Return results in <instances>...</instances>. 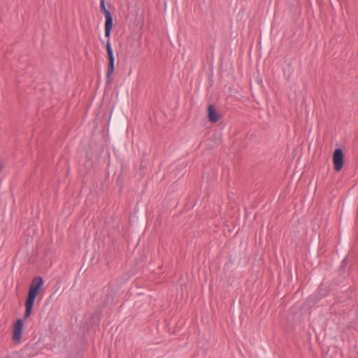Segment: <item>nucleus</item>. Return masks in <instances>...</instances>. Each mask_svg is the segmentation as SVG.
<instances>
[{"label": "nucleus", "instance_id": "nucleus-1", "mask_svg": "<svg viewBox=\"0 0 358 358\" xmlns=\"http://www.w3.org/2000/svg\"><path fill=\"white\" fill-rule=\"evenodd\" d=\"M43 284L44 280L41 276L36 277L32 280L24 304V319H27L31 315L36 298L39 294Z\"/></svg>", "mask_w": 358, "mask_h": 358}, {"label": "nucleus", "instance_id": "nucleus-2", "mask_svg": "<svg viewBox=\"0 0 358 358\" xmlns=\"http://www.w3.org/2000/svg\"><path fill=\"white\" fill-rule=\"evenodd\" d=\"M107 38V41L106 43H104L103 41H101V43L103 45H105L107 56L108 59V64L107 67V71H106V79L107 82H110V78L111 75L114 72L115 69V56L113 53V50L112 48L111 43H110V36L109 37H106Z\"/></svg>", "mask_w": 358, "mask_h": 358}, {"label": "nucleus", "instance_id": "nucleus-3", "mask_svg": "<svg viewBox=\"0 0 358 358\" xmlns=\"http://www.w3.org/2000/svg\"><path fill=\"white\" fill-rule=\"evenodd\" d=\"M100 8L101 13H103L105 21V37H109L111 35V31L113 27V18L112 13L108 10L105 6V0H101Z\"/></svg>", "mask_w": 358, "mask_h": 358}, {"label": "nucleus", "instance_id": "nucleus-4", "mask_svg": "<svg viewBox=\"0 0 358 358\" xmlns=\"http://www.w3.org/2000/svg\"><path fill=\"white\" fill-rule=\"evenodd\" d=\"M25 320L24 316L23 317V319L17 320L13 326V340L15 343H20L21 341L23 332L24 320Z\"/></svg>", "mask_w": 358, "mask_h": 358}, {"label": "nucleus", "instance_id": "nucleus-5", "mask_svg": "<svg viewBox=\"0 0 358 358\" xmlns=\"http://www.w3.org/2000/svg\"><path fill=\"white\" fill-rule=\"evenodd\" d=\"M333 163L335 171H339L342 169L344 164V154L341 148H336L334 150Z\"/></svg>", "mask_w": 358, "mask_h": 358}, {"label": "nucleus", "instance_id": "nucleus-6", "mask_svg": "<svg viewBox=\"0 0 358 358\" xmlns=\"http://www.w3.org/2000/svg\"><path fill=\"white\" fill-rule=\"evenodd\" d=\"M208 115L209 120L213 123L217 122L220 118V115L213 105H210L208 108Z\"/></svg>", "mask_w": 358, "mask_h": 358}, {"label": "nucleus", "instance_id": "nucleus-7", "mask_svg": "<svg viewBox=\"0 0 358 358\" xmlns=\"http://www.w3.org/2000/svg\"><path fill=\"white\" fill-rule=\"evenodd\" d=\"M321 287H320L317 291V293L316 294H312L310 295L308 299L307 303L308 305L315 304L317 301H319L323 296L324 294H322L321 292Z\"/></svg>", "mask_w": 358, "mask_h": 358}, {"label": "nucleus", "instance_id": "nucleus-8", "mask_svg": "<svg viewBox=\"0 0 358 358\" xmlns=\"http://www.w3.org/2000/svg\"><path fill=\"white\" fill-rule=\"evenodd\" d=\"M346 264H347V257H345L341 262V268H344L346 266Z\"/></svg>", "mask_w": 358, "mask_h": 358}, {"label": "nucleus", "instance_id": "nucleus-9", "mask_svg": "<svg viewBox=\"0 0 358 358\" xmlns=\"http://www.w3.org/2000/svg\"><path fill=\"white\" fill-rule=\"evenodd\" d=\"M3 166H4L3 163L0 160V171H2Z\"/></svg>", "mask_w": 358, "mask_h": 358}]
</instances>
